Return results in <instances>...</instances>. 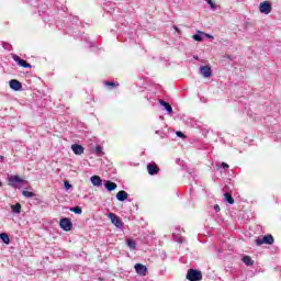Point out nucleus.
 <instances>
[{
    "label": "nucleus",
    "instance_id": "nucleus-1",
    "mask_svg": "<svg viewBox=\"0 0 281 281\" xmlns=\"http://www.w3.org/2000/svg\"><path fill=\"white\" fill-rule=\"evenodd\" d=\"M187 280L189 281H201L203 280V273L195 269H189L187 272Z\"/></svg>",
    "mask_w": 281,
    "mask_h": 281
},
{
    "label": "nucleus",
    "instance_id": "nucleus-2",
    "mask_svg": "<svg viewBox=\"0 0 281 281\" xmlns=\"http://www.w3.org/2000/svg\"><path fill=\"white\" fill-rule=\"evenodd\" d=\"M255 243L260 247V245H273L276 239L273 238V235H266L263 237H258Z\"/></svg>",
    "mask_w": 281,
    "mask_h": 281
},
{
    "label": "nucleus",
    "instance_id": "nucleus-3",
    "mask_svg": "<svg viewBox=\"0 0 281 281\" xmlns=\"http://www.w3.org/2000/svg\"><path fill=\"white\" fill-rule=\"evenodd\" d=\"M59 227L64 229V232H71V229H74V223H71L70 218L64 217L59 221Z\"/></svg>",
    "mask_w": 281,
    "mask_h": 281
},
{
    "label": "nucleus",
    "instance_id": "nucleus-4",
    "mask_svg": "<svg viewBox=\"0 0 281 281\" xmlns=\"http://www.w3.org/2000/svg\"><path fill=\"white\" fill-rule=\"evenodd\" d=\"M272 10L273 7L270 1H263L259 4V12H261V14H271Z\"/></svg>",
    "mask_w": 281,
    "mask_h": 281
},
{
    "label": "nucleus",
    "instance_id": "nucleus-5",
    "mask_svg": "<svg viewBox=\"0 0 281 281\" xmlns=\"http://www.w3.org/2000/svg\"><path fill=\"white\" fill-rule=\"evenodd\" d=\"M108 216L111 223L115 225V227H117L119 229H122L124 227V223H122V220L117 215H115V213H109Z\"/></svg>",
    "mask_w": 281,
    "mask_h": 281
},
{
    "label": "nucleus",
    "instance_id": "nucleus-6",
    "mask_svg": "<svg viewBox=\"0 0 281 281\" xmlns=\"http://www.w3.org/2000/svg\"><path fill=\"white\" fill-rule=\"evenodd\" d=\"M13 60L24 69H32V65H30V63H26L25 59H21V57H19L18 55L13 56Z\"/></svg>",
    "mask_w": 281,
    "mask_h": 281
},
{
    "label": "nucleus",
    "instance_id": "nucleus-7",
    "mask_svg": "<svg viewBox=\"0 0 281 281\" xmlns=\"http://www.w3.org/2000/svg\"><path fill=\"white\" fill-rule=\"evenodd\" d=\"M9 85L10 88L13 89V91H21V89H23V85L16 79L10 80Z\"/></svg>",
    "mask_w": 281,
    "mask_h": 281
},
{
    "label": "nucleus",
    "instance_id": "nucleus-8",
    "mask_svg": "<svg viewBox=\"0 0 281 281\" xmlns=\"http://www.w3.org/2000/svg\"><path fill=\"white\" fill-rule=\"evenodd\" d=\"M134 269H135L136 273H138V276H146V272L148 271V268H146V266H144L142 263H136L134 266Z\"/></svg>",
    "mask_w": 281,
    "mask_h": 281
},
{
    "label": "nucleus",
    "instance_id": "nucleus-9",
    "mask_svg": "<svg viewBox=\"0 0 281 281\" xmlns=\"http://www.w3.org/2000/svg\"><path fill=\"white\" fill-rule=\"evenodd\" d=\"M200 74L204 77V78H210L212 76V68H210V66H202L200 68Z\"/></svg>",
    "mask_w": 281,
    "mask_h": 281
},
{
    "label": "nucleus",
    "instance_id": "nucleus-10",
    "mask_svg": "<svg viewBox=\"0 0 281 281\" xmlns=\"http://www.w3.org/2000/svg\"><path fill=\"white\" fill-rule=\"evenodd\" d=\"M71 150L75 155H83L85 154V147H82V145L74 144V145H71Z\"/></svg>",
    "mask_w": 281,
    "mask_h": 281
},
{
    "label": "nucleus",
    "instance_id": "nucleus-11",
    "mask_svg": "<svg viewBox=\"0 0 281 281\" xmlns=\"http://www.w3.org/2000/svg\"><path fill=\"white\" fill-rule=\"evenodd\" d=\"M16 183H23L22 178L19 176H11L9 178V186H12V188H14Z\"/></svg>",
    "mask_w": 281,
    "mask_h": 281
},
{
    "label": "nucleus",
    "instance_id": "nucleus-12",
    "mask_svg": "<svg viewBox=\"0 0 281 281\" xmlns=\"http://www.w3.org/2000/svg\"><path fill=\"white\" fill-rule=\"evenodd\" d=\"M104 188L108 190V192H113V190H117V183L106 180L104 183Z\"/></svg>",
    "mask_w": 281,
    "mask_h": 281
},
{
    "label": "nucleus",
    "instance_id": "nucleus-13",
    "mask_svg": "<svg viewBox=\"0 0 281 281\" xmlns=\"http://www.w3.org/2000/svg\"><path fill=\"white\" fill-rule=\"evenodd\" d=\"M148 175H159V167L155 164H149L147 166Z\"/></svg>",
    "mask_w": 281,
    "mask_h": 281
},
{
    "label": "nucleus",
    "instance_id": "nucleus-14",
    "mask_svg": "<svg viewBox=\"0 0 281 281\" xmlns=\"http://www.w3.org/2000/svg\"><path fill=\"white\" fill-rule=\"evenodd\" d=\"M90 181L92 186H95L97 188H100V186H102V178H100V176H92L90 178Z\"/></svg>",
    "mask_w": 281,
    "mask_h": 281
},
{
    "label": "nucleus",
    "instance_id": "nucleus-15",
    "mask_svg": "<svg viewBox=\"0 0 281 281\" xmlns=\"http://www.w3.org/2000/svg\"><path fill=\"white\" fill-rule=\"evenodd\" d=\"M116 199H117V201H126L128 199V193L124 190L119 191L116 193Z\"/></svg>",
    "mask_w": 281,
    "mask_h": 281
},
{
    "label": "nucleus",
    "instance_id": "nucleus-16",
    "mask_svg": "<svg viewBox=\"0 0 281 281\" xmlns=\"http://www.w3.org/2000/svg\"><path fill=\"white\" fill-rule=\"evenodd\" d=\"M241 262H244V265L247 267H254V260L249 256H244L241 258Z\"/></svg>",
    "mask_w": 281,
    "mask_h": 281
},
{
    "label": "nucleus",
    "instance_id": "nucleus-17",
    "mask_svg": "<svg viewBox=\"0 0 281 281\" xmlns=\"http://www.w3.org/2000/svg\"><path fill=\"white\" fill-rule=\"evenodd\" d=\"M159 104L160 106H165L166 111H168L169 113H172V105H170V103L164 100H159Z\"/></svg>",
    "mask_w": 281,
    "mask_h": 281
},
{
    "label": "nucleus",
    "instance_id": "nucleus-18",
    "mask_svg": "<svg viewBox=\"0 0 281 281\" xmlns=\"http://www.w3.org/2000/svg\"><path fill=\"white\" fill-rule=\"evenodd\" d=\"M224 201L229 203V205H234V196H232L229 192L224 193Z\"/></svg>",
    "mask_w": 281,
    "mask_h": 281
},
{
    "label": "nucleus",
    "instance_id": "nucleus-19",
    "mask_svg": "<svg viewBox=\"0 0 281 281\" xmlns=\"http://www.w3.org/2000/svg\"><path fill=\"white\" fill-rule=\"evenodd\" d=\"M0 238L2 243H4L5 245H10V236H8V234L5 233L0 234Z\"/></svg>",
    "mask_w": 281,
    "mask_h": 281
},
{
    "label": "nucleus",
    "instance_id": "nucleus-20",
    "mask_svg": "<svg viewBox=\"0 0 281 281\" xmlns=\"http://www.w3.org/2000/svg\"><path fill=\"white\" fill-rule=\"evenodd\" d=\"M22 194L26 199H32V198L36 196V194H34V192H32V191H23Z\"/></svg>",
    "mask_w": 281,
    "mask_h": 281
},
{
    "label": "nucleus",
    "instance_id": "nucleus-21",
    "mask_svg": "<svg viewBox=\"0 0 281 281\" xmlns=\"http://www.w3.org/2000/svg\"><path fill=\"white\" fill-rule=\"evenodd\" d=\"M105 87H120V83L119 82H113V81H105L104 82Z\"/></svg>",
    "mask_w": 281,
    "mask_h": 281
},
{
    "label": "nucleus",
    "instance_id": "nucleus-22",
    "mask_svg": "<svg viewBox=\"0 0 281 281\" xmlns=\"http://www.w3.org/2000/svg\"><path fill=\"white\" fill-rule=\"evenodd\" d=\"M136 243H135V240H133V239H127V246L131 248V249H135V247H136Z\"/></svg>",
    "mask_w": 281,
    "mask_h": 281
},
{
    "label": "nucleus",
    "instance_id": "nucleus-23",
    "mask_svg": "<svg viewBox=\"0 0 281 281\" xmlns=\"http://www.w3.org/2000/svg\"><path fill=\"white\" fill-rule=\"evenodd\" d=\"M12 212H21V203L11 206Z\"/></svg>",
    "mask_w": 281,
    "mask_h": 281
},
{
    "label": "nucleus",
    "instance_id": "nucleus-24",
    "mask_svg": "<svg viewBox=\"0 0 281 281\" xmlns=\"http://www.w3.org/2000/svg\"><path fill=\"white\" fill-rule=\"evenodd\" d=\"M193 41L201 43L203 41V36H201V34H195V35H193Z\"/></svg>",
    "mask_w": 281,
    "mask_h": 281
},
{
    "label": "nucleus",
    "instance_id": "nucleus-25",
    "mask_svg": "<svg viewBox=\"0 0 281 281\" xmlns=\"http://www.w3.org/2000/svg\"><path fill=\"white\" fill-rule=\"evenodd\" d=\"M206 3H209V5L212 8V10H216V3H214V1L212 0H205Z\"/></svg>",
    "mask_w": 281,
    "mask_h": 281
},
{
    "label": "nucleus",
    "instance_id": "nucleus-26",
    "mask_svg": "<svg viewBox=\"0 0 281 281\" xmlns=\"http://www.w3.org/2000/svg\"><path fill=\"white\" fill-rule=\"evenodd\" d=\"M70 212H82V207L80 206L70 207Z\"/></svg>",
    "mask_w": 281,
    "mask_h": 281
},
{
    "label": "nucleus",
    "instance_id": "nucleus-27",
    "mask_svg": "<svg viewBox=\"0 0 281 281\" xmlns=\"http://www.w3.org/2000/svg\"><path fill=\"white\" fill-rule=\"evenodd\" d=\"M176 135L178 136V137H181V139H186V134H183V132H177L176 133Z\"/></svg>",
    "mask_w": 281,
    "mask_h": 281
},
{
    "label": "nucleus",
    "instance_id": "nucleus-28",
    "mask_svg": "<svg viewBox=\"0 0 281 281\" xmlns=\"http://www.w3.org/2000/svg\"><path fill=\"white\" fill-rule=\"evenodd\" d=\"M95 153H97L98 155H102V146L98 145V146L95 147Z\"/></svg>",
    "mask_w": 281,
    "mask_h": 281
},
{
    "label": "nucleus",
    "instance_id": "nucleus-29",
    "mask_svg": "<svg viewBox=\"0 0 281 281\" xmlns=\"http://www.w3.org/2000/svg\"><path fill=\"white\" fill-rule=\"evenodd\" d=\"M64 187H65L67 190H71V184L69 183V181H65V182H64Z\"/></svg>",
    "mask_w": 281,
    "mask_h": 281
},
{
    "label": "nucleus",
    "instance_id": "nucleus-30",
    "mask_svg": "<svg viewBox=\"0 0 281 281\" xmlns=\"http://www.w3.org/2000/svg\"><path fill=\"white\" fill-rule=\"evenodd\" d=\"M222 168H224V170H227V168H229V165H227L226 162H222Z\"/></svg>",
    "mask_w": 281,
    "mask_h": 281
},
{
    "label": "nucleus",
    "instance_id": "nucleus-31",
    "mask_svg": "<svg viewBox=\"0 0 281 281\" xmlns=\"http://www.w3.org/2000/svg\"><path fill=\"white\" fill-rule=\"evenodd\" d=\"M214 210H215L216 212H221V206H218V204H216V205L214 206Z\"/></svg>",
    "mask_w": 281,
    "mask_h": 281
},
{
    "label": "nucleus",
    "instance_id": "nucleus-32",
    "mask_svg": "<svg viewBox=\"0 0 281 281\" xmlns=\"http://www.w3.org/2000/svg\"><path fill=\"white\" fill-rule=\"evenodd\" d=\"M0 159H1V161H3V159H5V157H3V156H0Z\"/></svg>",
    "mask_w": 281,
    "mask_h": 281
},
{
    "label": "nucleus",
    "instance_id": "nucleus-33",
    "mask_svg": "<svg viewBox=\"0 0 281 281\" xmlns=\"http://www.w3.org/2000/svg\"><path fill=\"white\" fill-rule=\"evenodd\" d=\"M207 36V38H212V36L211 35H206Z\"/></svg>",
    "mask_w": 281,
    "mask_h": 281
},
{
    "label": "nucleus",
    "instance_id": "nucleus-34",
    "mask_svg": "<svg viewBox=\"0 0 281 281\" xmlns=\"http://www.w3.org/2000/svg\"><path fill=\"white\" fill-rule=\"evenodd\" d=\"M1 186H3V183L0 181V188H1Z\"/></svg>",
    "mask_w": 281,
    "mask_h": 281
},
{
    "label": "nucleus",
    "instance_id": "nucleus-35",
    "mask_svg": "<svg viewBox=\"0 0 281 281\" xmlns=\"http://www.w3.org/2000/svg\"><path fill=\"white\" fill-rule=\"evenodd\" d=\"M77 214H81L80 212H77Z\"/></svg>",
    "mask_w": 281,
    "mask_h": 281
}]
</instances>
